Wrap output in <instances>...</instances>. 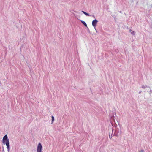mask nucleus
Segmentation results:
<instances>
[{"label": "nucleus", "instance_id": "423d86ee", "mask_svg": "<svg viewBox=\"0 0 152 152\" xmlns=\"http://www.w3.org/2000/svg\"><path fill=\"white\" fill-rule=\"evenodd\" d=\"M51 118H52V123L54 121V117L53 116H52L51 117Z\"/></svg>", "mask_w": 152, "mask_h": 152}, {"label": "nucleus", "instance_id": "6e6552de", "mask_svg": "<svg viewBox=\"0 0 152 152\" xmlns=\"http://www.w3.org/2000/svg\"><path fill=\"white\" fill-rule=\"evenodd\" d=\"M130 31H131V30H130Z\"/></svg>", "mask_w": 152, "mask_h": 152}, {"label": "nucleus", "instance_id": "39448f33", "mask_svg": "<svg viewBox=\"0 0 152 152\" xmlns=\"http://www.w3.org/2000/svg\"><path fill=\"white\" fill-rule=\"evenodd\" d=\"M81 22L84 26H87V24L85 21H82Z\"/></svg>", "mask_w": 152, "mask_h": 152}, {"label": "nucleus", "instance_id": "f03ea898", "mask_svg": "<svg viewBox=\"0 0 152 152\" xmlns=\"http://www.w3.org/2000/svg\"><path fill=\"white\" fill-rule=\"evenodd\" d=\"M42 145L40 143H39L37 146V152H42Z\"/></svg>", "mask_w": 152, "mask_h": 152}, {"label": "nucleus", "instance_id": "20e7f679", "mask_svg": "<svg viewBox=\"0 0 152 152\" xmlns=\"http://www.w3.org/2000/svg\"><path fill=\"white\" fill-rule=\"evenodd\" d=\"M82 12L84 14H85L86 16H89V14L88 13L86 12H85L84 11H82Z\"/></svg>", "mask_w": 152, "mask_h": 152}, {"label": "nucleus", "instance_id": "0eeeda50", "mask_svg": "<svg viewBox=\"0 0 152 152\" xmlns=\"http://www.w3.org/2000/svg\"><path fill=\"white\" fill-rule=\"evenodd\" d=\"M131 34L133 35L135 34V32L134 31H133L131 33Z\"/></svg>", "mask_w": 152, "mask_h": 152}, {"label": "nucleus", "instance_id": "7ed1b4c3", "mask_svg": "<svg viewBox=\"0 0 152 152\" xmlns=\"http://www.w3.org/2000/svg\"><path fill=\"white\" fill-rule=\"evenodd\" d=\"M97 22V20L96 19L93 21L92 22V25L94 28L96 26Z\"/></svg>", "mask_w": 152, "mask_h": 152}, {"label": "nucleus", "instance_id": "f257e3e1", "mask_svg": "<svg viewBox=\"0 0 152 152\" xmlns=\"http://www.w3.org/2000/svg\"><path fill=\"white\" fill-rule=\"evenodd\" d=\"M3 142L4 143H5L7 148L9 150V148H10V142L8 139L7 138V135H5L3 139Z\"/></svg>", "mask_w": 152, "mask_h": 152}]
</instances>
